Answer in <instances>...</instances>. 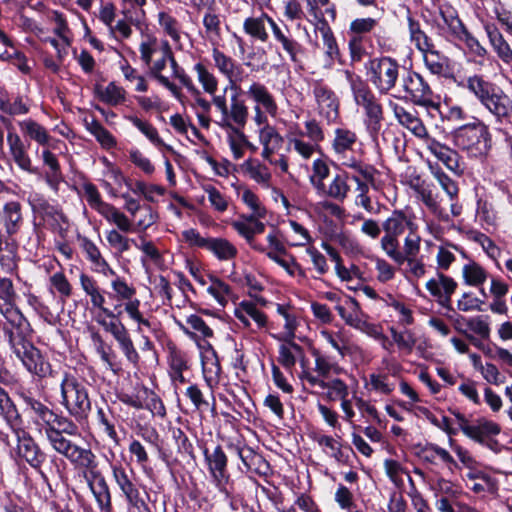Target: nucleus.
I'll list each match as a JSON object with an SVG mask.
<instances>
[{
    "mask_svg": "<svg viewBox=\"0 0 512 512\" xmlns=\"http://www.w3.org/2000/svg\"><path fill=\"white\" fill-rule=\"evenodd\" d=\"M345 77L350 84L354 100L357 105L363 107L368 118V126L372 133H377L383 120V109L368 84L358 75L345 70Z\"/></svg>",
    "mask_w": 512,
    "mask_h": 512,
    "instance_id": "20e7f679",
    "label": "nucleus"
},
{
    "mask_svg": "<svg viewBox=\"0 0 512 512\" xmlns=\"http://www.w3.org/2000/svg\"><path fill=\"white\" fill-rule=\"evenodd\" d=\"M455 323H464L470 330L479 335L481 338L486 339L490 335L489 324L483 316H475L467 319L464 316L458 315L455 319Z\"/></svg>",
    "mask_w": 512,
    "mask_h": 512,
    "instance_id": "3c124183",
    "label": "nucleus"
},
{
    "mask_svg": "<svg viewBox=\"0 0 512 512\" xmlns=\"http://www.w3.org/2000/svg\"><path fill=\"white\" fill-rule=\"evenodd\" d=\"M135 246L144 254V257H142L141 262L146 269L147 260H149L150 262L157 266L162 264V254L152 241H147L144 238H140V243H135Z\"/></svg>",
    "mask_w": 512,
    "mask_h": 512,
    "instance_id": "603ef678",
    "label": "nucleus"
},
{
    "mask_svg": "<svg viewBox=\"0 0 512 512\" xmlns=\"http://www.w3.org/2000/svg\"><path fill=\"white\" fill-rule=\"evenodd\" d=\"M213 104L221 112V121L219 125L222 128H238L242 129L248 119V108L244 101L239 99L238 93H234L230 99V105H227L224 95L213 97Z\"/></svg>",
    "mask_w": 512,
    "mask_h": 512,
    "instance_id": "0eeeda50",
    "label": "nucleus"
},
{
    "mask_svg": "<svg viewBox=\"0 0 512 512\" xmlns=\"http://www.w3.org/2000/svg\"><path fill=\"white\" fill-rule=\"evenodd\" d=\"M490 142L488 127L480 121L463 125L454 132L455 145L473 157L487 154Z\"/></svg>",
    "mask_w": 512,
    "mask_h": 512,
    "instance_id": "39448f33",
    "label": "nucleus"
},
{
    "mask_svg": "<svg viewBox=\"0 0 512 512\" xmlns=\"http://www.w3.org/2000/svg\"><path fill=\"white\" fill-rule=\"evenodd\" d=\"M467 89L473 93L481 104L496 90V86L483 77L474 75L467 79Z\"/></svg>",
    "mask_w": 512,
    "mask_h": 512,
    "instance_id": "ea45409f",
    "label": "nucleus"
},
{
    "mask_svg": "<svg viewBox=\"0 0 512 512\" xmlns=\"http://www.w3.org/2000/svg\"><path fill=\"white\" fill-rule=\"evenodd\" d=\"M84 196L91 208L95 209L98 213L102 212L110 205L102 201L100 193L96 186L92 183H86L83 186Z\"/></svg>",
    "mask_w": 512,
    "mask_h": 512,
    "instance_id": "e2e57ef3",
    "label": "nucleus"
},
{
    "mask_svg": "<svg viewBox=\"0 0 512 512\" xmlns=\"http://www.w3.org/2000/svg\"><path fill=\"white\" fill-rule=\"evenodd\" d=\"M329 172L330 169L325 161L321 159H316L313 162L310 182L317 190V192L325 190L324 179H326L329 176Z\"/></svg>",
    "mask_w": 512,
    "mask_h": 512,
    "instance_id": "6e6d98bb",
    "label": "nucleus"
},
{
    "mask_svg": "<svg viewBox=\"0 0 512 512\" xmlns=\"http://www.w3.org/2000/svg\"><path fill=\"white\" fill-rule=\"evenodd\" d=\"M79 280L83 291L90 296L92 305L99 308L107 317L115 318L116 315L111 310L104 307L105 298L100 292L96 281L84 273L80 275Z\"/></svg>",
    "mask_w": 512,
    "mask_h": 512,
    "instance_id": "cd10ccee",
    "label": "nucleus"
},
{
    "mask_svg": "<svg viewBox=\"0 0 512 512\" xmlns=\"http://www.w3.org/2000/svg\"><path fill=\"white\" fill-rule=\"evenodd\" d=\"M207 250L213 252L221 260L231 259L237 254V249L223 238H210Z\"/></svg>",
    "mask_w": 512,
    "mask_h": 512,
    "instance_id": "8fccbe9b",
    "label": "nucleus"
},
{
    "mask_svg": "<svg viewBox=\"0 0 512 512\" xmlns=\"http://www.w3.org/2000/svg\"><path fill=\"white\" fill-rule=\"evenodd\" d=\"M237 453L247 470L265 474L269 469V464L263 456L250 447H238Z\"/></svg>",
    "mask_w": 512,
    "mask_h": 512,
    "instance_id": "c9c22d12",
    "label": "nucleus"
},
{
    "mask_svg": "<svg viewBox=\"0 0 512 512\" xmlns=\"http://www.w3.org/2000/svg\"><path fill=\"white\" fill-rule=\"evenodd\" d=\"M46 438L52 449L64 456L71 464L82 469L89 465L96 455L83 445L77 425L67 419L52 429Z\"/></svg>",
    "mask_w": 512,
    "mask_h": 512,
    "instance_id": "f257e3e1",
    "label": "nucleus"
},
{
    "mask_svg": "<svg viewBox=\"0 0 512 512\" xmlns=\"http://www.w3.org/2000/svg\"><path fill=\"white\" fill-rule=\"evenodd\" d=\"M390 333L393 341L397 344L398 348L407 354H410L416 344V338L410 330L398 332L395 328H390Z\"/></svg>",
    "mask_w": 512,
    "mask_h": 512,
    "instance_id": "bf43d9fd",
    "label": "nucleus"
},
{
    "mask_svg": "<svg viewBox=\"0 0 512 512\" xmlns=\"http://www.w3.org/2000/svg\"><path fill=\"white\" fill-rule=\"evenodd\" d=\"M119 344V347L121 348L123 354L125 355L127 361L131 363L133 366H138L140 356L135 349V346L133 344V341L127 332L122 337L116 340Z\"/></svg>",
    "mask_w": 512,
    "mask_h": 512,
    "instance_id": "338daca9",
    "label": "nucleus"
},
{
    "mask_svg": "<svg viewBox=\"0 0 512 512\" xmlns=\"http://www.w3.org/2000/svg\"><path fill=\"white\" fill-rule=\"evenodd\" d=\"M313 94L318 104L319 114L328 123L334 122L339 115V102L334 92L327 86L317 82L314 85Z\"/></svg>",
    "mask_w": 512,
    "mask_h": 512,
    "instance_id": "dca6fc26",
    "label": "nucleus"
},
{
    "mask_svg": "<svg viewBox=\"0 0 512 512\" xmlns=\"http://www.w3.org/2000/svg\"><path fill=\"white\" fill-rule=\"evenodd\" d=\"M312 355L315 358L314 372L315 376L321 379L328 378L331 374H339L341 368L336 362H333L329 357L322 355L318 350L314 349Z\"/></svg>",
    "mask_w": 512,
    "mask_h": 512,
    "instance_id": "37998d69",
    "label": "nucleus"
},
{
    "mask_svg": "<svg viewBox=\"0 0 512 512\" xmlns=\"http://www.w3.org/2000/svg\"><path fill=\"white\" fill-rule=\"evenodd\" d=\"M30 331V328L3 327L4 335L15 355L19 354L21 350H24L26 345H31V343L26 339Z\"/></svg>",
    "mask_w": 512,
    "mask_h": 512,
    "instance_id": "58836bf2",
    "label": "nucleus"
},
{
    "mask_svg": "<svg viewBox=\"0 0 512 512\" xmlns=\"http://www.w3.org/2000/svg\"><path fill=\"white\" fill-rule=\"evenodd\" d=\"M300 378L307 381L312 387L318 388L321 391H316L317 394L325 396L330 401L337 399L344 400L348 396L347 385L339 378H334L325 381L308 370H303Z\"/></svg>",
    "mask_w": 512,
    "mask_h": 512,
    "instance_id": "f8f14e48",
    "label": "nucleus"
},
{
    "mask_svg": "<svg viewBox=\"0 0 512 512\" xmlns=\"http://www.w3.org/2000/svg\"><path fill=\"white\" fill-rule=\"evenodd\" d=\"M408 22V31H409V38L412 43H414L415 47L421 51V50H427L429 47H431V44L433 43L431 38L422 30L421 25L419 21L414 19L411 16H408L407 18Z\"/></svg>",
    "mask_w": 512,
    "mask_h": 512,
    "instance_id": "79ce46f5",
    "label": "nucleus"
},
{
    "mask_svg": "<svg viewBox=\"0 0 512 512\" xmlns=\"http://www.w3.org/2000/svg\"><path fill=\"white\" fill-rule=\"evenodd\" d=\"M439 16L443 20V23L448 26L450 35L456 37L463 33L465 26L458 17L457 11L452 6L447 4L441 5L439 7Z\"/></svg>",
    "mask_w": 512,
    "mask_h": 512,
    "instance_id": "a19ab883",
    "label": "nucleus"
},
{
    "mask_svg": "<svg viewBox=\"0 0 512 512\" xmlns=\"http://www.w3.org/2000/svg\"><path fill=\"white\" fill-rule=\"evenodd\" d=\"M61 404L69 415L78 422L87 419L91 411V401L87 388L73 375L65 373L61 380Z\"/></svg>",
    "mask_w": 512,
    "mask_h": 512,
    "instance_id": "7ed1b4c3",
    "label": "nucleus"
},
{
    "mask_svg": "<svg viewBox=\"0 0 512 512\" xmlns=\"http://www.w3.org/2000/svg\"><path fill=\"white\" fill-rule=\"evenodd\" d=\"M42 160L44 165L47 167V170L45 171V180L51 188L57 190L59 183L63 179L59 161L56 155L49 149H43Z\"/></svg>",
    "mask_w": 512,
    "mask_h": 512,
    "instance_id": "f704fd0d",
    "label": "nucleus"
},
{
    "mask_svg": "<svg viewBox=\"0 0 512 512\" xmlns=\"http://www.w3.org/2000/svg\"><path fill=\"white\" fill-rule=\"evenodd\" d=\"M194 70L196 71L198 80L205 92L214 94L218 87V81L216 77L201 63L195 64Z\"/></svg>",
    "mask_w": 512,
    "mask_h": 512,
    "instance_id": "052dcab7",
    "label": "nucleus"
},
{
    "mask_svg": "<svg viewBox=\"0 0 512 512\" xmlns=\"http://www.w3.org/2000/svg\"><path fill=\"white\" fill-rule=\"evenodd\" d=\"M187 326L179 323L181 330L192 340L199 338L207 339L213 337V330L198 315L192 314L186 318Z\"/></svg>",
    "mask_w": 512,
    "mask_h": 512,
    "instance_id": "2f4dec72",
    "label": "nucleus"
},
{
    "mask_svg": "<svg viewBox=\"0 0 512 512\" xmlns=\"http://www.w3.org/2000/svg\"><path fill=\"white\" fill-rule=\"evenodd\" d=\"M212 57L216 68L227 78H232L234 64L236 63L231 57L225 55L219 49L214 48L212 51Z\"/></svg>",
    "mask_w": 512,
    "mask_h": 512,
    "instance_id": "680f3d73",
    "label": "nucleus"
},
{
    "mask_svg": "<svg viewBox=\"0 0 512 512\" xmlns=\"http://www.w3.org/2000/svg\"><path fill=\"white\" fill-rule=\"evenodd\" d=\"M0 413L5 418L9 426L13 429L16 434L18 441L17 453L25 459V461L34 469H36L42 476L47 479V474L42 470L47 454L41 450L39 445L34 439L29 436L25 431L16 429V426L20 424V415L17 411L16 406L6 393V391L0 387Z\"/></svg>",
    "mask_w": 512,
    "mask_h": 512,
    "instance_id": "f03ea898",
    "label": "nucleus"
},
{
    "mask_svg": "<svg viewBox=\"0 0 512 512\" xmlns=\"http://www.w3.org/2000/svg\"><path fill=\"white\" fill-rule=\"evenodd\" d=\"M24 402L37 416L38 420L42 422L44 426L45 435L48 434L52 429L56 428L67 420V417L57 415L52 409L43 404L37 399L26 396Z\"/></svg>",
    "mask_w": 512,
    "mask_h": 512,
    "instance_id": "aec40b11",
    "label": "nucleus"
},
{
    "mask_svg": "<svg viewBox=\"0 0 512 512\" xmlns=\"http://www.w3.org/2000/svg\"><path fill=\"white\" fill-rule=\"evenodd\" d=\"M22 220L21 206L18 202H9L4 206V223L9 235L15 234Z\"/></svg>",
    "mask_w": 512,
    "mask_h": 512,
    "instance_id": "a18cd8bd",
    "label": "nucleus"
},
{
    "mask_svg": "<svg viewBox=\"0 0 512 512\" xmlns=\"http://www.w3.org/2000/svg\"><path fill=\"white\" fill-rule=\"evenodd\" d=\"M259 141L262 146H270L272 148L280 149L283 143V138L273 126L266 124L259 131Z\"/></svg>",
    "mask_w": 512,
    "mask_h": 512,
    "instance_id": "0e129e2a",
    "label": "nucleus"
},
{
    "mask_svg": "<svg viewBox=\"0 0 512 512\" xmlns=\"http://www.w3.org/2000/svg\"><path fill=\"white\" fill-rule=\"evenodd\" d=\"M16 356L29 372L40 378L47 377L52 372L50 363L44 358L40 350L32 344L26 345V348L21 350Z\"/></svg>",
    "mask_w": 512,
    "mask_h": 512,
    "instance_id": "a211bd4d",
    "label": "nucleus"
},
{
    "mask_svg": "<svg viewBox=\"0 0 512 512\" xmlns=\"http://www.w3.org/2000/svg\"><path fill=\"white\" fill-rule=\"evenodd\" d=\"M380 16L356 18L351 21L349 31L352 36H359L374 32L380 26Z\"/></svg>",
    "mask_w": 512,
    "mask_h": 512,
    "instance_id": "49530a36",
    "label": "nucleus"
},
{
    "mask_svg": "<svg viewBox=\"0 0 512 512\" xmlns=\"http://www.w3.org/2000/svg\"><path fill=\"white\" fill-rule=\"evenodd\" d=\"M244 168L253 180L267 187L269 186L271 174L265 165L253 160H247L244 163Z\"/></svg>",
    "mask_w": 512,
    "mask_h": 512,
    "instance_id": "4d7b16f0",
    "label": "nucleus"
},
{
    "mask_svg": "<svg viewBox=\"0 0 512 512\" xmlns=\"http://www.w3.org/2000/svg\"><path fill=\"white\" fill-rule=\"evenodd\" d=\"M500 431L497 423L485 418L478 419L476 424L464 428V434L480 444L485 443L486 437L498 435Z\"/></svg>",
    "mask_w": 512,
    "mask_h": 512,
    "instance_id": "bb28decb",
    "label": "nucleus"
},
{
    "mask_svg": "<svg viewBox=\"0 0 512 512\" xmlns=\"http://www.w3.org/2000/svg\"><path fill=\"white\" fill-rule=\"evenodd\" d=\"M271 23H276L267 14H262L259 17H248L243 23L244 31L254 39L261 42L268 40L267 25L271 27Z\"/></svg>",
    "mask_w": 512,
    "mask_h": 512,
    "instance_id": "c756f323",
    "label": "nucleus"
},
{
    "mask_svg": "<svg viewBox=\"0 0 512 512\" xmlns=\"http://www.w3.org/2000/svg\"><path fill=\"white\" fill-rule=\"evenodd\" d=\"M112 474L116 484L130 506L137 509L145 506V501L140 495L132 472L129 474L122 466L113 465Z\"/></svg>",
    "mask_w": 512,
    "mask_h": 512,
    "instance_id": "ddd939ff",
    "label": "nucleus"
},
{
    "mask_svg": "<svg viewBox=\"0 0 512 512\" xmlns=\"http://www.w3.org/2000/svg\"><path fill=\"white\" fill-rule=\"evenodd\" d=\"M423 55V60L426 68L435 75H444L449 69V60L446 56L441 54L435 49L432 43L431 47L427 50L420 51Z\"/></svg>",
    "mask_w": 512,
    "mask_h": 512,
    "instance_id": "473e14b6",
    "label": "nucleus"
},
{
    "mask_svg": "<svg viewBox=\"0 0 512 512\" xmlns=\"http://www.w3.org/2000/svg\"><path fill=\"white\" fill-rule=\"evenodd\" d=\"M106 239L109 246L115 249L119 254L128 251L130 249V242L132 241L115 229L107 232Z\"/></svg>",
    "mask_w": 512,
    "mask_h": 512,
    "instance_id": "774afa93",
    "label": "nucleus"
},
{
    "mask_svg": "<svg viewBox=\"0 0 512 512\" xmlns=\"http://www.w3.org/2000/svg\"><path fill=\"white\" fill-rule=\"evenodd\" d=\"M463 279L467 285H482L487 278L486 271L476 262L471 261L463 266Z\"/></svg>",
    "mask_w": 512,
    "mask_h": 512,
    "instance_id": "09e8293b",
    "label": "nucleus"
},
{
    "mask_svg": "<svg viewBox=\"0 0 512 512\" xmlns=\"http://www.w3.org/2000/svg\"><path fill=\"white\" fill-rule=\"evenodd\" d=\"M336 310L347 325L366 333L367 335H377L378 332L376 325L368 322V316L364 312L347 311V309L341 305L336 306Z\"/></svg>",
    "mask_w": 512,
    "mask_h": 512,
    "instance_id": "393cba45",
    "label": "nucleus"
},
{
    "mask_svg": "<svg viewBox=\"0 0 512 512\" xmlns=\"http://www.w3.org/2000/svg\"><path fill=\"white\" fill-rule=\"evenodd\" d=\"M357 142L356 134L345 128H338L335 130V137L332 143V148L338 160L344 161L347 157V152L352 151L353 146Z\"/></svg>",
    "mask_w": 512,
    "mask_h": 512,
    "instance_id": "c85d7f7f",
    "label": "nucleus"
},
{
    "mask_svg": "<svg viewBox=\"0 0 512 512\" xmlns=\"http://www.w3.org/2000/svg\"><path fill=\"white\" fill-rule=\"evenodd\" d=\"M271 30L275 40L289 55L290 59L293 62H297L298 54L302 52V46L292 37L288 27L286 25L279 26L277 23H271Z\"/></svg>",
    "mask_w": 512,
    "mask_h": 512,
    "instance_id": "5701e85b",
    "label": "nucleus"
},
{
    "mask_svg": "<svg viewBox=\"0 0 512 512\" xmlns=\"http://www.w3.org/2000/svg\"><path fill=\"white\" fill-rule=\"evenodd\" d=\"M349 191L350 187L347 183V176L343 174H337L333 177L329 186H325V190L318 191V193L339 201H343L347 197Z\"/></svg>",
    "mask_w": 512,
    "mask_h": 512,
    "instance_id": "c03bdc74",
    "label": "nucleus"
},
{
    "mask_svg": "<svg viewBox=\"0 0 512 512\" xmlns=\"http://www.w3.org/2000/svg\"><path fill=\"white\" fill-rule=\"evenodd\" d=\"M0 111L9 116L26 115L29 106L20 95H10L6 90L0 89Z\"/></svg>",
    "mask_w": 512,
    "mask_h": 512,
    "instance_id": "7c9ffc66",
    "label": "nucleus"
},
{
    "mask_svg": "<svg viewBox=\"0 0 512 512\" xmlns=\"http://www.w3.org/2000/svg\"><path fill=\"white\" fill-rule=\"evenodd\" d=\"M0 313L7 320V324L5 326L13 328H30L29 322L16 307V302L10 306L0 305Z\"/></svg>",
    "mask_w": 512,
    "mask_h": 512,
    "instance_id": "de8ad7c7",
    "label": "nucleus"
},
{
    "mask_svg": "<svg viewBox=\"0 0 512 512\" xmlns=\"http://www.w3.org/2000/svg\"><path fill=\"white\" fill-rule=\"evenodd\" d=\"M393 112L398 122L411 131L416 137L421 139H427L429 137L428 131L416 111L407 110L398 104H394Z\"/></svg>",
    "mask_w": 512,
    "mask_h": 512,
    "instance_id": "4be33fe9",
    "label": "nucleus"
},
{
    "mask_svg": "<svg viewBox=\"0 0 512 512\" xmlns=\"http://www.w3.org/2000/svg\"><path fill=\"white\" fill-rule=\"evenodd\" d=\"M21 131L41 146H48L51 140L47 129L38 122L27 119L19 123Z\"/></svg>",
    "mask_w": 512,
    "mask_h": 512,
    "instance_id": "4c0bfd02",
    "label": "nucleus"
},
{
    "mask_svg": "<svg viewBox=\"0 0 512 512\" xmlns=\"http://www.w3.org/2000/svg\"><path fill=\"white\" fill-rule=\"evenodd\" d=\"M403 90L416 105L436 107L433 103V91L424 78L417 72L410 71L402 80Z\"/></svg>",
    "mask_w": 512,
    "mask_h": 512,
    "instance_id": "9d476101",
    "label": "nucleus"
},
{
    "mask_svg": "<svg viewBox=\"0 0 512 512\" xmlns=\"http://www.w3.org/2000/svg\"><path fill=\"white\" fill-rule=\"evenodd\" d=\"M426 146L448 169L454 172L459 170V155L455 150L430 137L426 139Z\"/></svg>",
    "mask_w": 512,
    "mask_h": 512,
    "instance_id": "a878e982",
    "label": "nucleus"
},
{
    "mask_svg": "<svg viewBox=\"0 0 512 512\" xmlns=\"http://www.w3.org/2000/svg\"><path fill=\"white\" fill-rule=\"evenodd\" d=\"M259 216L242 215L239 220L232 222V227L246 239L251 248L264 253L265 247L255 241V236L265 231V224L259 221Z\"/></svg>",
    "mask_w": 512,
    "mask_h": 512,
    "instance_id": "2eb2a0df",
    "label": "nucleus"
},
{
    "mask_svg": "<svg viewBox=\"0 0 512 512\" xmlns=\"http://www.w3.org/2000/svg\"><path fill=\"white\" fill-rule=\"evenodd\" d=\"M485 31L497 55L504 61L512 60V50L494 24H486Z\"/></svg>",
    "mask_w": 512,
    "mask_h": 512,
    "instance_id": "e433bc0d",
    "label": "nucleus"
},
{
    "mask_svg": "<svg viewBox=\"0 0 512 512\" xmlns=\"http://www.w3.org/2000/svg\"><path fill=\"white\" fill-rule=\"evenodd\" d=\"M370 82L380 94H388L396 85L400 65L391 57L371 59L366 65Z\"/></svg>",
    "mask_w": 512,
    "mask_h": 512,
    "instance_id": "423d86ee",
    "label": "nucleus"
},
{
    "mask_svg": "<svg viewBox=\"0 0 512 512\" xmlns=\"http://www.w3.org/2000/svg\"><path fill=\"white\" fill-rule=\"evenodd\" d=\"M482 105L496 117L497 121H508L512 116V100L499 88L491 93Z\"/></svg>",
    "mask_w": 512,
    "mask_h": 512,
    "instance_id": "412c9836",
    "label": "nucleus"
},
{
    "mask_svg": "<svg viewBox=\"0 0 512 512\" xmlns=\"http://www.w3.org/2000/svg\"><path fill=\"white\" fill-rule=\"evenodd\" d=\"M420 243L421 237L418 234V230H413L412 232H408L405 239L403 250L399 249L400 242L397 240V245L391 251L388 248H384L383 251L386 255L391 258L398 265H402L406 262L407 259L411 257H417L420 251Z\"/></svg>",
    "mask_w": 512,
    "mask_h": 512,
    "instance_id": "6ab92c4d",
    "label": "nucleus"
},
{
    "mask_svg": "<svg viewBox=\"0 0 512 512\" xmlns=\"http://www.w3.org/2000/svg\"><path fill=\"white\" fill-rule=\"evenodd\" d=\"M247 95L256 103L255 106L263 108L271 116H276L278 110L276 101L265 85L253 82L247 90Z\"/></svg>",
    "mask_w": 512,
    "mask_h": 512,
    "instance_id": "b1692460",
    "label": "nucleus"
},
{
    "mask_svg": "<svg viewBox=\"0 0 512 512\" xmlns=\"http://www.w3.org/2000/svg\"><path fill=\"white\" fill-rule=\"evenodd\" d=\"M426 288L442 307L453 310L451 296L457 288V283L453 278L438 273L437 278L430 279L426 283Z\"/></svg>",
    "mask_w": 512,
    "mask_h": 512,
    "instance_id": "f3484780",
    "label": "nucleus"
},
{
    "mask_svg": "<svg viewBox=\"0 0 512 512\" xmlns=\"http://www.w3.org/2000/svg\"><path fill=\"white\" fill-rule=\"evenodd\" d=\"M382 228L384 236L381 238V248H388L391 251L397 245L399 236L407 230L412 232L418 230V225L414 221V216L407 215L403 210H394L392 214L383 222Z\"/></svg>",
    "mask_w": 512,
    "mask_h": 512,
    "instance_id": "6e6552de",
    "label": "nucleus"
},
{
    "mask_svg": "<svg viewBox=\"0 0 512 512\" xmlns=\"http://www.w3.org/2000/svg\"><path fill=\"white\" fill-rule=\"evenodd\" d=\"M0 120L8 128L7 143L9 146L11 157L14 160V162L20 169L28 173H36L37 169L33 167L31 158L26 152L24 143L21 140L20 136L14 132L11 121L2 115H0Z\"/></svg>",
    "mask_w": 512,
    "mask_h": 512,
    "instance_id": "4468645a",
    "label": "nucleus"
},
{
    "mask_svg": "<svg viewBox=\"0 0 512 512\" xmlns=\"http://www.w3.org/2000/svg\"><path fill=\"white\" fill-rule=\"evenodd\" d=\"M100 97L102 101L115 106L125 99V90L111 82L100 92Z\"/></svg>",
    "mask_w": 512,
    "mask_h": 512,
    "instance_id": "69168bd1",
    "label": "nucleus"
},
{
    "mask_svg": "<svg viewBox=\"0 0 512 512\" xmlns=\"http://www.w3.org/2000/svg\"><path fill=\"white\" fill-rule=\"evenodd\" d=\"M342 165L353 169L358 176H360L366 182L370 183L371 188L374 190H379L380 184L376 179L379 171L374 166L363 163L354 157H350L342 161Z\"/></svg>",
    "mask_w": 512,
    "mask_h": 512,
    "instance_id": "72a5a7b5",
    "label": "nucleus"
},
{
    "mask_svg": "<svg viewBox=\"0 0 512 512\" xmlns=\"http://www.w3.org/2000/svg\"><path fill=\"white\" fill-rule=\"evenodd\" d=\"M278 311L285 318V325H284L285 331L282 333V336L280 339L283 340L285 343L289 344L295 350L296 353L302 354L303 353L302 347L294 342L295 330H296V326H297L295 318H293L289 314H287L281 306L278 307Z\"/></svg>",
    "mask_w": 512,
    "mask_h": 512,
    "instance_id": "864d4df0",
    "label": "nucleus"
},
{
    "mask_svg": "<svg viewBox=\"0 0 512 512\" xmlns=\"http://www.w3.org/2000/svg\"><path fill=\"white\" fill-rule=\"evenodd\" d=\"M207 291L217 300V302L225 306L228 298L232 295L231 287L216 277H211V285Z\"/></svg>",
    "mask_w": 512,
    "mask_h": 512,
    "instance_id": "13d9d810",
    "label": "nucleus"
},
{
    "mask_svg": "<svg viewBox=\"0 0 512 512\" xmlns=\"http://www.w3.org/2000/svg\"><path fill=\"white\" fill-rule=\"evenodd\" d=\"M204 454L209 463V470L216 482V486L221 493L230 498L235 494V488L233 483L229 481V475L226 469L227 457L224 451L221 446H217L212 453H208V450H205Z\"/></svg>",
    "mask_w": 512,
    "mask_h": 512,
    "instance_id": "1a4fd4ad",
    "label": "nucleus"
},
{
    "mask_svg": "<svg viewBox=\"0 0 512 512\" xmlns=\"http://www.w3.org/2000/svg\"><path fill=\"white\" fill-rule=\"evenodd\" d=\"M107 221L114 223L122 232L132 231V222L113 205H109L101 214Z\"/></svg>",
    "mask_w": 512,
    "mask_h": 512,
    "instance_id": "5fc2aeb1",
    "label": "nucleus"
},
{
    "mask_svg": "<svg viewBox=\"0 0 512 512\" xmlns=\"http://www.w3.org/2000/svg\"><path fill=\"white\" fill-rule=\"evenodd\" d=\"M82 469L87 473L86 479L100 508L105 511H110L111 494L104 476L98 469L97 458L95 457L89 462V465Z\"/></svg>",
    "mask_w": 512,
    "mask_h": 512,
    "instance_id": "9b49d317",
    "label": "nucleus"
}]
</instances>
